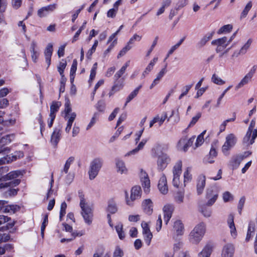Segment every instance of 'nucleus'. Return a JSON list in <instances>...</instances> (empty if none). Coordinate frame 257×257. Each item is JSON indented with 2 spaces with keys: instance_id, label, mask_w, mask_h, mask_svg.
<instances>
[{
  "instance_id": "1",
  "label": "nucleus",
  "mask_w": 257,
  "mask_h": 257,
  "mask_svg": "<svg viewBox=\"0 0 257 257\" xmlns=\"http://www.w3.org/2000/svg\"><path fill=\"white\" fill-rule=\"evenodd\" d=\"M3 164H0V165ZM9 171V168L7 166L0 167V191L9 187H17L21 182L18 178L23 176V171L15 170L8 173Z\"/></svg>"
},
{
  "instance_id": "2",
  "label": "nucleus",
  "mask_w": 257,
  "mask_h": 257,
  "mask_svg": "<svg viewBox=\"0 0 257 257\" xmlns=\"http://www.w3.org/2000/svg\"><path fill=\"white\" fill-rule=\"evenodd\" d=\"M153 158H158L157 169L159 171H163L171 162L169 156L163 152L162 148L160 145H157L151 150Z\"/></svg>"
},
{
  "instance_id": "3",
  "label": "nucleus",
  "mask_w": 257,
  "mask_h": 257,
  "mask_svg": "<svg viewBox=\"0 0 257 257\" xmlns=\"http://www.w3.org/2000/svg\"><path fill=\"white\" fill-rule=\"evenodd\" d=\"M80 198V207L81 209V214L82 216L84 221L88 225L91 224L92 221L93 211L91 207L86 202L84 195L79 192Z\"/></svg>"
},
{
  "instance_id": "4",
  "label": "nucleus",
  "mask_w": 257,
  "mask_h": 257,
  "mask_svg": "<svg viewBox=\"0 0 257 257\" xmlns=\"http://www.w3.org/2000/svg\"><path fill=\"white\" fill-rule=\"evenodd\" d=\"M206 225L204 222L196 225L189 234L190 241L193 244H198L203 237Z\"/></svg>"
},
{
  "instance_id": "5",
  "label": "nucleus",
  "mask_w": 257,
  "mask_h": 257,
  "mask_svg": "<svg viewBox=\"0 0 257 257\" xmlns=\"http://www.w3.org/2000/svg\"><path fill=\"white\" fill-rule=\"evenodd\" d=\"M103 160L100 158H95L90 163L88 175L90 180H93L97 176L103 165Z\"/></svg>"
},
{
  "instance_id": "6",
  "label": "nucleus",
  "mask_w": 257,
  "mask_h": 257,
  "mask_svg": "<svg viewBox=\"0 0 257 257\" xmlns=\"http://www.w3.org/2000/svg\"><path fill=\"white\" fill-rule=\"evenodd\" d=\"M236 141L237 139L234 134H230L226 136L225 142L222 147V151L224 155H229V150L235 145Z\"/></svg>"
},
{
  "instance_id": "7",
  "label": "nucleus",
  "mask_w": 257,
  "mask_h": 257,
  "mask_svg": "<svg viewBox=\"0 0 257 257\" xmlns=\"http://www.w3.org/2000/svg\"><path fill=\"white\" fill-rule=\"evenodd\" d=\"M142 194V189L140 186H134L131 189V193L130 199H128V194L125 192V198L126 204L129 206H132V202L135 200L141 198Z\"/></svg>"
},
{
  "instance_id": "8",
  "label": "nucleus",
  "mask_w": 257,
  "mask_h": 257,
  "mask_svg": "<svg viewBox=\"0 0 257 257\" xmlns=\"http://www.w3.org/2000/svg\"><path fill=\"white\" fill-rule=\"evenodd\" d=\"M182 161H178L173 168V184L174 186L178 187L179 185V177L182 173Z\"/></svg>"
},
{
  "instance_id": "9",
  "label": "nucleus",
  "mask_w": 257,
  "mask_h": 257,
  "mask_svg": "<svg viewBox=\"0 0 257 257\" xmlns=\"http://www.w3.org/2000/svg\"><path fill=\"white\" fill-rule=\"evenodd\" d=\"M218 195V192L215 187L208 188L206 195V198L208 199L206 205L209 206L212 205L217 200Z\"/></svg>"
},
{
  "instance_id": "10",
  "label": "nucleus",
  "mask_w": 257,
  "mask_h": 257,
  "mask_svg": "<svg viewBox=\"0 0 257 257\" xmlns=\"http://www.w3.org/2000/svg\"><path fill=\"white\" fill-rule=\"evenodd\" d=\"M12 137V135H7L0 139V154L8 153L10 152V148L7 146L12 142L11 138Z\"/></svg>"
},
{
  "instance_id": "11",
  "label": "nucleus",
  "mask_w": 257,
  "mask_h": 257,
  "mask_svg": "<svg viewBox=\"0 0 257 257\" xmlns=\"http://www.w3.org/2000/svg\"><path fill=\"white\" fill-rule=\"evenodd\" d=\"M257 137V130L254 129L253 132L247 130L246 134L243 139L242 143L248 146L254 143L255 138Z\"/></svg>"
},
{
  "instance_id": "12",
  "label": "nucleus",
  "mask_w": 257,
  "mask_h": 257,
  "mask_svg": "<svg viewBox=\"0 0 257 257\" xmlns=\"http://www.w3.org/2000/svg\"><path fill=\"white\" fill-rule=\"evenodd\" d=\"M140 176L144 191L147 193L149 191L150 187V181L148 175L145 171L141 169Z\"/></svg>"
},
{
  "instance_id": "13",
  "label": "nucleus",
  "mask_w": 257,
  "mask_h": 257,
  "mask_svg": "<svg viewBox=\"0 0 257 257\" xmlns=\"http://www.w3.org/2000/svg\"><path fill=\"white\" fill-rule=\"evenodd\" d=\"M174 205L172 204L165 205L163 209L164 212V219L166 224H167L172 217L173 212L174 210Z\"/></svg>"
},
{
  "instance_id": "14",
  "label": "nucleus",
  "mask_w": 257,
  "mask_h": 257,
  "mask_svg": "<svg viewBox=\"0 0 257 257\" xmlns=\"http://www.w3.org/2000/svg\"><path fill=\"white\" fill-rule=\"evenodd\" d=\"M234 251V245L231 243H226L222 248L221 257H233Z\"/></svg>"
},
{
  "instance_id": "15",
  "label": "nucleus",
  "mask_w": 257,
  "mask_h": 257,
  "mask_svg": "<svg viewBox=\"0 0 257 257\" xmlns=\"http://www.w3.org/2000/svg\"><path fill=\"white\" fill-rule=\"evenodd\" d=\"M57 8L56 4H51L40 9L38 11V16L40 17L47 16L49 13L53 12Z\"/></svg>"
},
{
  "instance_id": "16",
  "label": "nucleus",
  "mask_w": 257,
  "mask_h": 257,
  "mask_svg": "<svg viewBox=\"0 0 257 257\" xmlns=\"http://www.w3.org/2000/svg\"><path fill=\"white\" fill-rule=\"evenodd\" d=\"M61 127H55L51 137V143L52 145L56 147L61 136Z\"/></svg>"
},
{
  "instance_id": "17",
  "label": "nucleus",
  "mask_w": 257,
  "mask_h": 257,
  "mask_svg": "<svg viewBox=\"0 0 257 257\" xmlns=\"http://www.w3.org/2000/svg\"><path fill=\"white\" fill-rule=\"evenodd\" d=\"M244 158H245V156H242V155L233 156L229 161V165L232 167L233 170L236 169Z\"/></svg>"
},
{
  "instance_id": "18",
  "label": "nucleus",
  "mask_w": 257,
  "mask_h": 257,
  "mask_svg": "<svg viewBox=\"0 0 257 257\" xmlns=\"http://www.w3.org/2000/svg\"><path fill=\"white\" fill-rule=\"evenodd\" d=\"M197 192L198 195L203 193L206 184V177L204 175L198 176L197 180Z\"/></svg>"
},
{
  "instance_id": "19",
  "label": "nucleus",
  "mask_w": 257,
  "mask_h": 257,
  "mask_svg": "<svg viewBox=\"0 0 257 257\" xmlns=\"http://www.w3.org/2000/svg\"><path fill=\"white\" fill-rule=\"evenodd\" d=\"M158 186L160 191L162 194H166L167 193L168 190L167 182V179L165 175H163L160 179Z\"/></svg>"
},
{
  "instance_id": "20",
  "label": "nucleus",
  "mask_w": 257,
  "mask_h": 257,
  "mask_svg": "<svg viewBox=\"0 0 257 257\" xmlns=\"http://www.w3.org/2000/svg\"><path fill=\"white\" fill-rule=\"evenodd\" d=\"M174 233L177 236L182 235L184 231V227L181 220H178L174 222L173 225Z\"/></svg>"
},
{
  "instance_id": "21",
  "label": "nucleus",
  "mask_w": 257,
  "mask_h": 257,
  "mask_svg": "<svg viewBox=\"0 0 257 257\" xmlns=\"http://www.w3.org/2000/svg\"><path fill=\"white\" fill-rule=\"evenodd\" d=\"M125 78L124 77L120 78L116 77L114 76L113 77V85L112 86L113 89L116 90H120L124 86Z\"/></svg>"
},
{
  "instance_id": "22",
  "label": "nucleus",
  "mask_w": 257,
  "mask_h": 257,
  "mask_svg": "<svg viewBox=\"0 0 257 257\" xmlns=\"http://www.w3.org/2000/svg\"><path fill=\"white\" fill-rule=\"evenodd\" d=\"M213 250V245L211 243H207L202 250L198 253V257H210Z\"/></svg>"
},
{
  "instance_id": "23",
  "label": "nucleus",
  "mask_w": 257,
  "mask_h": 257,
  "mask_svg": "<svg viewBox=\"0 0 257 257\" xmlns=\"http://www.w3.org/2000/svg\"><path fill=\"white\" fill-rule=\"evenodd\" d=\"M142 207L145 212L150 215L153 212V202L150 199H145L142 203Z\"/></svg>"
},
{
  "instance_id": "24",
  "label": "nucleus",
  "mask_w": 257,
  "mask_h": 257,
  "mask_svg": "<svg viewBox=\"0 0 257 257\" xmlns=\"http://www.w3.org/2000/svg\"><path fill=\"white\" fill-rule=\"evenodd\" d=\"M227 223L230 229V233L235 238L237 235V232L234 223V216L232 214H229L228 216Z\"/></svg>"
},
{
  "instance_id": "25",
  "label": "nucleus",
  "mask_w": 257,
  "mask_h": 257,
  "mask_svg": "<svg viewBox=\"0 0 257 257\" xmlns=\"http://www.w3.org/2000/svg\"><path fill=\"white\" fill-rule=\"evenodd\" d=\"M115 166L117 172L120 174H126L127 169H126L124 162L119 159H115Z\"/></svg>"
},
{
  "instance_id": "26",
  "label": "nucleus",
  "mask_w": 257,
  "mask_h": 257,
  "mask_svg": "<svg viewBox=\"0 0 257 257\" xmlns=\"http://www.w3.org/2000/svg\"><path fill=\"white\" fill-rule=\"evenodd\" d=\"M158 60V57H155L151 61L150 63L148 64L147 67L146 68L144 71L143 72L142 78H144L146 75H147L149 72L153 69L155 64Z\"/></svg>"
},
{
  "instance_id": "27",
  "label": "nucleus",
  "mask_w": 257,
  "mask_h": 257,
  "mask_svg": "<svg viewBox=\"0 0 257 257\" xmlns=\"http://www.w3.org/2000/svg\"><path fill=\"white\" fill-rule=\"evenodd\" d=\"M227 38L226 37H223L212 41L211 44L213 45L222 46V49H225L228 45L227 42Z\"/></svg>"
},
{
  "instance_id": "28",
  "label": "nucleus",
  "mask_w": 257,
  "mask_h": 257,
  "mask_svg": "<svg viewBox=\"0 0 257 257\" xmlns=\"http://www.w3.org/2000/svg\"><path fill=\"white\" fill-rule=\"evenodd\" d=\"M213 33H207L197 43V46L198 48H202L209 41L212 37Z\"/></svg>"
},
{
  "instance_id": "29",
  "label": "nucleus",
  "mask_w": 257,
  "mask_h": 257,
  "mask_svg": "<svg viewBox=\"0 0 257 257\" xmlns=\"http://www.w3.org/2000/svg\"><path fill=\"white\" fill-rule=\"evenodd\" d=\"M61 103L59 101H53L50 106V115H55L56 113L58 111Z\"/></svg>"
},
{
  "instance_id": "30",
  "label": "nucleus",
  "mask_w": 257,
  "mask_h": 257,
  "mask_svg": "<svg viewBox=\"0 0 257 257\" xmlns=\"http://www.w3.org/2000/svg\"><path fill=\"white\" fill-rule=\"evenodd\" d=\"M106 211L109 214H114L117 211L116 204L113 200H109L108 201Z\"/></svg>"
},
{
  "instance_id": "31",
  "label": "nucleus",
  "mask_w": 257,
  "mask_h": 257,
  "mask_svg": "<svg viewBox=\"0 0 257 257\" xmlns=\"http://www.w3.org/2000/svg\"><path fill=\"white\" fill-rule=\"evenodd\" d=\"M142 85H140L137 87L133 91H132L126 98V102L124 105L125 107L127 103L130 102L133 99H134L138 94L140 89L142 88Z\"/></svg>"
},
{
  "instance_id": "32",
  "label": "nucleus",
  "mask_w": 257,
  "mask_h": 257,
  "mask_svg": "<svg viewBox=\"0 0 257 257\" xmlns=\"http://www.w3.org/2000/svg\"><path fill=\"white\" fill-rule=\"evenodd\" d=\"M76 116V114L75 112H72L70 114V116L68 119L67 121V126L65 128V131L66 133H69L71 128V126L72 123L75 120Z\"/></svg>"
},
{
  "instance_id": "33",
  "label": "nucleus",
  "mask_w": 257,
  "mask_h": 257,
  "mask_svg": "<svg viewBox=\"0 0 257 257\" xmlns=\"http://www.w3.org/2000/svg\"><path fill=\"white\" fill-rule=\"evenodd\" d=\"M115 229L120 239L122 240L125 237V233L123 231V225L119 223L115 226Z\"/></svg>"
},
{
  "instance_id": "34",
  "label": "nucleus",
  "mask_w": 257,
  "mask_h": 257,
  "mask_svg": "<svg viewBox=\"0 0 257 257\" xmlns=\"http://www.w3.org/2000/svg\"><path fill=\"white\" fill-rule=\"evenodd\" d=\"M251 78L248 76L247 75H245L240 81V82L235 86V89L236 90L242 87L244 85L247 84L250 80Z\"/></svg>"
},
{
  "instance_id": "35",
  "label": "nucleus",
  "mask_w": 257,
  "mask_h": 257,
  "mask_svg": "<svg viewBox=\"0 0 257 257\" xmlns=\"http://www.w3.org/2000/svg\"><path fill=\"white\" fill-rule=\"evenodd\" d=\"M17 159H15L14 154H12L11 157L10 156H7L6 157L0 159V164H9Z\"/></svg>"
},
{
  "instance_id": "36",
  "label": "nucleus",
  "mask_w": 257,
  "mask_h": 257,
  "mask_svg": "<svg viewBox=\"0 0 257 257\" xmlns=\"http://www.w3.org/2000/svg\"><path fill=\"white\" fill-rule=\"evenodd\" d=\"M186 39V37L184 36V37H183L182 38H181L179 41L176 44H175V45L173 46L169 50V52H168V55H167V57L169 56V55H171L172 54H173V53L182 44V43L184 42V41L185 40V39Z\"/></svg>"
},
{
  "instance_id": "37",
  "label": "nucleus",
  "mask_w": 257,
  "mask_h": 257,
  "mask_svg": "<svg viewBox=\"0 0 257 257\" xmlns=\"http://www.w3.org/2000/svg\"><path fill=\"white\" fill-rule=\"evenodd\" d=\"M184 198V193L182 191H178L175 195L174 200L178 204L183 202Z\"/></svg>"
},
{
  "instance_id": "38",
  "label": "nucleus",
  "mask_w": 257,
  "mask_h": 257,
  "mask_svg": "<svg viewBox=\"0 0 257 257\" xmlns=\"http://www.w3.org/2000/svg\"><path fill=\"white\" fill-rule=\"evenodd\" d=\"M232 29V26L230 24L226 25L221 27L218 31L217 33L221 34L225 33L230 32Z\"/></svg>"
},
{
  "instance_id": "39",
  "label": "nucleus",
  "mask_w": 257,
  "mask_h": 257,
  "mask_svg": "<svg viewBox=\"0 0 257 257\" xmlns=\"http://www.w3.org/2000/svg\"><path fill=\"white\" fill-rule=\"evenodd\" d=\"M251 7H252V3L251 1H250L247 4L246 6L244 8L243 10L242 11V13H241L240 19H242V18L246 17L248 12L251 9Z\"/></svg>"
},
{
  "instance_id": "40",
  "label": "nucleus",
  "mask_w": 257,
  "mask_h": 257,
  "mask_svg": "<svg viewBox=\"0 0 257 257\" xmlns=\"http://www.w3.org/2000/svg\"><path fill=\"white\" fill-rule=\"evenodd\" d=\"M8 188V190L5 192V195L6 196H15L17 195L18 192L19 191L18 188L15 189L14 187H9Z\"/></svg>"
},
{
  "instance_id": "41",
  "label": "nucleus",
  "mask_w": 257,
  "mask_h": 257,
  "mask_svg": "<svg viewBox=\"0 0 257 257\" xmlns=\"http://www.w3.org/2000/svg\"><path fill=\"white\" fill-rule=\"evenodd\" d=\"M53 51V44L52 43H49L44 51L45 57H51Z\"/></svg>"
},
{
  "instance_id": "42",
  "label": "nucleus",
  "mask_w": 257,
  "mask_h": 257,
  "mask_svg": "<svg viewBox=\"0 0 257 257\" xmlns=\"http://www.w3.org/2000/svg\"><path fill=\"white\" fill-rule=\"evenodd\" d=\"M206 131H204L197 138L195 142V148L201 146L204 142V135L205 134Z\"/></svg>"
},
{
  "instance_id": "43",
  "label": "nucleus",
  "mask_w": 257,
  "mask_h": 257,
  "mask_svg": "<svg viewBox=\"0 0 257 257\" xmlns=\"http://www.w3.org/2000/svg\"><path fill=\"white\" fill-rule=\"evenodd\" d=\"M211 80L214 83L219 85H223L225 83V81L221 79L215 74H213Z\"/></svg>"
},
{
  "instance_id": "44",
  "label": "nucleus",
  "mask_w": 257,
  "mask_h": 257,
  "mask_svg": "<svg viewBox=\"0 0 257 257\" xmlns=\"http://www.w3.org/2000/svg\"><path fill=\"white\" fill-rule=\"evenodd\" d=\"M201 113L200 112H198L195 116L192 117V120H191V121L190 122L189 124L188 125L187 128L191 127L193 126H194L196 124V123L198 121L199 119L201 117Z\"/></svg>"
},
{
  "instance_id": "45",
  "label": "nucleus",
  "mask_w": 257,
  "mask_h": 257,
  "mask_svg": "<svg viewBox=\"0 0 257 257\" xmlns=\"http://www.w3.org/2000/svg\"><path fill=\"white\" fill-rule=\"evenodd\" d=\"M74 157H70L66 161L64 167L63 171L66 174L68 173V170L71 164L74 162Z\"/></svg>"
},
{
  "instance_id": "46",
  "label": "nucleus",
  "mask_w": 257,
  "mask_h": 257,
  "mask_svg": "<svg viewBox=\"0 0 257 257\" xmlns=\"http://www.w3.org/2000/svg\"><path fill=\"white\" fill-rule=\"evenodd\" d=\"M97 110L100 112H104L105 109V103L102 100H99L95 105Z\"/></svg>"
},
{
  "instance_id": "47",
  "label": "nucleus",
  "mask_w": 257,
  "mask_h": 257,
  "mask_svg": "<svg viewBox=\"0 0 257 257\" xmlns=\"http://www.w3.org/2000/svg\"><path fill=\"white\" fill-rule=\"evenodd\" d=\"M123 255L122 249L119 246H116L113 252L112 257H122Z\"/></svg>"
},
{
  "instance_id": "48",
  "label": "nucleus",
  "mask_w": 257,
  "mask_h": 257,
  "mask_svg": "<svg viewBox=\"0 0 257 257\" xmlns=\"http://www.w3.org/2000/svg\"><path fill=\"white\" fill-rule=\"evenodd\" d=\"M98 41L97 40H95L94 41V43L92 46V47L91 48V49H90L87 53V55H86V56L87 57L88 59H91V57L92 55V54L95 51V50H96V48L98 45Z\"/></svg>"
},
{
  "instance_id": "49",
  "label": "nucleus",
  "mask_w": 257,
  "mask_h": 257,
  "mask_svg": "<svg viewBox=\"0 0 257 257\" xmlns=\"http://www.w3.org/2000/svg\"><path fill=\"white\" fill-rule=\"evenodd\" d=\"M251 43L252 40L251 39H248L247 42L241 47V48L239 50L241 53V54H244L245 53H246L247 50L249 48Z\"/></svg>"
},
{
  "instance_id": "50",
  "label": "nucleus",
  "mask_w": 257,
  "mask_h": 257,
  "mask_svg": "<svg viewBox=\"0 0 257 257\" xmlns=\"http://www.w3.org/2000/svg\"><path fill=\"white\" fill-rule=\"evenodd\" d=\"M67 208V204L65 202H63L61 203V208H60V220L61 221L62 220L63 217L66 214V209Z\"/></svg>"
},
{
  "instance_id": "51",
  "label": "nucleus",
  "mask_w": 257,
  "mask_h": 257,
  "mask_svg": "<svg viewBox=\"0 0 257 257\" xmlns=\"http://www.w3.org/2000/svg\"><path fill=\"white\" fill-rule=\"evenodd\" d=\"M195 136H192L190 138L188 141L186 140V143L185 146H184L183 149L184 152H186L187 151L188 148L191 147L195 140Z\"/></svg>"
},
{
  "instance_id": "52",
  "label": "nucleus",
  "mask_w": 257,
  "mask_h": 257,
  "mask_svg": "<svg viewBox=\"0 0 257 257\" xmlns=\"http://www.w3.org/2000/svg\"><path fill=\"white\" fill-rule=\"evenodd\" d=\"M191 168L188 167L184 173V183L190 181L192 179V175L190 174Z\"/></svg>"
},
{
  "instance_id": "53",
  "label": "nucleus",
  "mask_w": 257,
  "mask_h": 257,
  "mask_svg": "<svg viewBox=\"0 0 257 257\" xmlns=\"http://www.w3.org/2000/svg\"><path fill=\"white\" fill-rule=\"evenodd\" d=\"M71 110H72V109L71 107L70 102L69 100H67L66 101V102L65 103V109H64V112L65 113V117H66L69 114V113L71 111Z\"/></svg>"
},
{
  "instance_id": "54",
  "label": "nucleus",
  "mask_w": 257,
  "mask_h": 257,
  "mask_svg": "<svg viewBox=\"0 0 257 257\" xmlns=\"http://www.w3.org/2000/svg\"><path fill=\"white\" fill-rule=\"evenodd\" d=\"M245 198L244 196H242L240 198V199L238 202L237 208H238V212L240 214H241V211L243 208V206H244V205L245 203Z\"/></svg>"
},
{
  "instance_id": "55",
  "label": "nucleus",
  "mask_w": 257,
  "mask_h": 257,
  "mask_svg": "<svg viewBox=\"0 0 257 257\" xmlns=\"http://www.w3.org/2000/svg\"><path fill=\"white\" fill-rule=\"evenodd\" d=\"M98 113L97 112H95L94 113L93 117H92L90 122L88 124L86 130H88L90 129L96 122V119L98 117Z\"/></svg>"
},
{
  "instance_id": "56",
  "label": "nucleus",
  "mask_w": 257,
  "mask_h": 257,
  "mask_svg": "<svg viewBox=\"0 0 257 257\" xmlns=\"http://www.w3.org/2000/svg\"><path fill=\"white\" fill-rule=\"evenodd\" d=\"M132 47L128 45V44L124 47H123L120 51V52H119L118 55H117V58H119L121 56H123V55H124L125 54V53L128 51L130 50L131 49Z\"/></svg>"
},
{
  "instance_id": "57",
  "label": "nucleus",
  "mask_w": 257,
  "mask_h": 257,
  "mask_svg": "<svg viewBox=\"0 0 257 257\" xmlns=\"http://www.w3.org/2000/svg\"><path fill=\"white\" fill-rule=\"evenodd\" d=\"M186 143V137L181 138L178 143L177 148L180 151H184L183 147Z\"/></svg>"
},
{
  "instance_id": "58",
  "label": "nucleus",
  "mask_w": 257,
  "mask_h": 257,
  "mask_svg": "<svg viewBox=\"0 0 257 257\" xmlns=\"http://www.w3.org/2000/svg\"><path fill=\"white\" fill-rule=\"evenodd\" d=\"M66 82V78L64 77V75H62L60 81V87L59 88L60 93H63L64 92Z\"/></svg>"
},
{
  "instance_id": "59",
  "label": "nucleus",
  "mask_w": 257,
  "mask_h": 257,
  "mask_svg": "<svg viewBox=\"0 0 257 257\" xmlns=\"http://www.w3.org/2000/svg\"><path fill=\"white\" fill-rule=\"evenodd\" d=\"M66 65V62L65 61L64 62H60L59 63V66H58V71L61 76H62V75H64L63 73Z\"/></svg>"
},
{
  "instance_id": "60",
  "label": "nucleus",
  "mask_w": 257,
  "mask_h": 257,
  "mask_svg": "<svg viewBox=\"0 0 257 257\" xmlns=\"http://www.w3.org/2000/svg\"><path fill=\"white\" fill-rule=\"evenodd\" d=\"M144 236V240L148 245H150L151 240L153 237V234L152 233H148L147 234H143Z\"/></svg>"
},
{
  "instance_id": "61",
  "label": "nucleus",
  "mask_w": 257,
  "mask_h": 257,
  "mask_svg": "<svg viewBox=\"0 0 257 257\" xmlns=\"http://www.w3.org/2000/svg\"><path fill=\"white\" fill-rule=\"evenodd\" d=\"M143 228V234H147L151 233L148 223L145 221H143L141 224Z\"/></svg>"
},
{
  "instance_id": "62",
  "label": "nucleus",
  "mask_w": 257,
  "mask_h": 257,
  "mask_svg": "<svg viewBox=\"0 0 257 257\" xmlns=\"http://www.w3.org/2000/svg\"><path fill=\"white\" fill-rule=\"evenodd\" d=\"M77 61L76 59H74L73 60V62H72L71 67L70 69V74L71 75H75V72L77 70Z\"/></svg>"
},
{
  "instance_id": "63",
  "label": "nucleus",
  "mask_w": 257,
  "mask_h": 257,
  "mask_svg": "<svg viewBox=\"0 0 257 257\" xmlns=\"http://www.w3.org/2000/svg\"><path fill=\"white\" fill-rule=\"evenodd\" d=\"M201 212L204 215V216L206 217H209L211 215L212 210L210 208L204 207L202 209Z\"/></svg>"
},
{
  "instance_id": "64",
  "label": "nucleus",
  "mask_w": 257,
  "mask_h": 257,
  "mask_svg": "<svg viewBox=\"0 0 257 257\" xmlns=\"http://www.w3.org/2000/svg\"><path fill=\"white\" fill-rule=\"evenodd\" d=\"M233 199V196L231 195V194L226 191L224 192L223 194V199L225 202H227L229 201L230 199Z\"/></svg>"
}]
</instances>
